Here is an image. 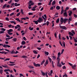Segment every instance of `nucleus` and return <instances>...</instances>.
<instances>
[{
    "label": "nucleus",
    "instance_id": "f257e3e1",
    "mask_svg": "<svg viewBox=\"0 0 77 77\" xmlns=\"http://www.w3.org/2000/svg\"><path fill=\"white\" fill-rule=\"evenodd\" d=\"M68 19L65 18L63 19V17H61L60 20V21L61 22V24H62L63 23H66V22H67V21H68Z\"/></svg>",
    "mask_w": 77,
    "mask_h": 77
},
{
    "label": "nucleus",
    "instance_id": "f03ea898",
    "mask_svg": "<svg viewBox=\"0 0 77 77\" xmlns=\"http://www.w3.org/2000/svg\"><path fill=\"white\" fill-rule=\"evenodd\" d=\"M44 20L42 18H41V17H39L38 20H37V21H38V23H41V22H42Z\"/></svg>",
    "mask_w": 77,
    "mask_h": 77
},
{
    "label": "nucleus",
    "instance_id": "7ed1b4c3",
    "mask_svg": "<svg viewBox=\"0 0 77 77\" xmlns=\"http://www.w3.org/2000/svg\"><path fill=\"white\" fill-rule=\"evenodd\" d=\"M60 29H63V30H67V28L65 26H60Z\"/></svg>",
    "mask_w": 77,
    "mask_h": 77
},
{
    "label": "nucleus",
    "instance_id": "20e7f679",
    "mask_svg": "<svg viewBox=\"0 0 77 77\" xmlns=\"http://www.w3.org/2000/svg\"><path fill=\"white\" fill-rule=\"evenodd\" d=\"M3 47H5V48H9V47H11V46L8 45H4L3 46Z\"/></svg>",
    "mask_w": 77,
    "mask_h": 77
},
{
    "label": "nucleus",
    "instance_id": "39448f33",
    "mask_svg": "<svg viewBox=\"0 0 77 77\" xmlns=\"http://www.w3.org/2000/svg\"><path fill=\"white\" fill-rule=\"evenodd\" d=\"M37 8V6L35 5V6H34L32 8V11H35L36 10V9H35V8Z\"/></svg>",
    "mask_w": 77,
    "mask_h": 77
},
{
    "label": "nucleus",
    "instance_id": "423d86ee",
    "mask_svg": "<svg viewBox=\"0 0 77 77\" xmlns=\"http://www.w3.org/2000/svg\"><path fill=\"white\" fill-rule=\"evenodd\" d=\"M61 55L60 53L59 52L58 53V56L57 58V59H59V58H60V56Z\"/></svg>",
    "mask_w": 77,
    "mask_h": 77
},
{
    "label": "nucleus",
    "instance_id": "0eeeda50",
    "mask_svg": "<svg viewBox=\"0 0 77 77\" xmlns=\"http://www.w3.org/2000/svg\"><path fill=\"white\" fill-rule=\"evenodd\" d=\"M13 32V29H10L8 31V33H11Z\"/></svg>",
    "mask_w": 77,
    "mask_h": 77
},
{
    "label": "nucleus",
    "instance_id": "6e6552de",
    "mask_svg": "<svg viewBox=\"0 0 77 77\" xmlns=\"http://www.w3.org/2000/svg\"><path fill=\"white\" fill-rule=\"evenodd\" d=\"M75 67H76V65H75L73 66H72V68L73 69H75Z\"/></svg>",
    "mask_w": 77,
    "mask_h": 77
},
{
    "label": "nucleus",
    "instance_id": "1a4fd4ad",
    "mask_svg": "<svg viewBox=\"0 0 77 77\" xmlns=\"http://www.w3.org/2000/svg\"><path fill=\"white\" fill-rule=\"evenodd\" d=\"M72 14V11H69V15L70 17H71V14Z\"/></svg>",
    "mask_w": 77,
    "mask_h": 77
},
{
    "label": "nucleus",
    "instance_id": "9d476101",
    "mask_svg": "<svg viewBox=\"0 0 77 77\" xmlns=\"http://www.w3.org/2000/svg\"><path fill=\"white\" fill-rule=\"evenodd\" d=\"M56 9L57 10H59L60 9V7L59 6H57L56 7Z\"/></svg>",
    "mask_w": 77,
    "mask_h": 77
},
{
    "label": "nucleus",
    "instance_id": "9b49d317",
    "mask_svg": "<svg viewBox=\"0 0 77 77\" xmlns=\"http://www.w3.org/2000/svg\"><path fill=\"white\" fill-rule=\"evenodd\" d=\"M63 15L65 16V17H68V15L67 14V13L65 12L63 13Z\"/></svg>",
    "mask_w": 77,
    "mask_h": 77
},
{
    "label": "nucleus",
    "instance_id": "f8f14e48",
    "mask_svg": "<svg viewBox=\"0 0 77 77\" xmlns=\"http://www.w3.org/2000/svg\"><path fill=\"white\" fill-rule=\"evenodd\" d=\"M69 35H70V36H74V34L71 33V32H69Z\"/></svg>",
    "mask_w": 77,
    "mask_h": 77
},
{
    "label": "nucleus",
    "instance_id": "ddd939ff",
    "mask_svg": "<svg viewBox=\"0 0 77 77\" xmlns=\"http://www.w3.org/2000/svg\"><path fill=\"white\" fill-rule=\"evenodd\" d=\"M56 4V1H54L52 3V6H54V5Z\"/></svg>",
    "mask_w": 77,
    "mask_h": 77
},
{
    "label": "nucleus",
    "instance_id": "4468645a",
    "mask_svg": "<svg viewBox=\"0 0 77 77\" xmlns=\"http://www.w3.org/2000/svg\"><path fill=\"white\" fill-rule=\"evenodd\" d=\"M57 66L58 67H62V64L61 63L57 64Z\"/></svg>",
    "mask_w": 77,
    "mask_h": 77
},
{
    "label": "nucleus",
    "instance_id": "2eb2a0df",
    "mask_svg": "<svg viewBox=\"0 0 77 77\" xmlns=\"http://www.w3.org/2000/svg\"><path fill=\"white\" fill-rule=\"evenodd\" d=\"M2 67L5 68H9L7 65H6L5 66L2 65Z\"/></svg>",
    "mask_w": 77,
    "mask_h": 77
},
{
    "label": "nucleus",
    "instance_id": "dca6fc26",
    "mask_svg": "<svg viewBox=\"0 0 77 77\" xmlns=\"http://www.w3.org/2000/svg\"><path fill=\"white\" fill-rule=\"evenodd\" d=\"M59 21H60L59 18L57 19L56 21V23H59Z\"/></svg>",
    "mask_w": 77,
    "mask_h": 77
},
{
    "label": "nucleus",
    "instance_id": "f3484780",
    "mask_svg": "<svg viewBox=\"0 0 77 77\" xmlns=\"http://www.w3.org/2000/svg\"><path fill=\"white\" fill-rule=\"evenodd\" d=\"M22 45H25L26 44V42L25 41H22L21 42Z\"/></svg>",
    "mask_w": 77,
    "mask_h": 77
},
{
    "label": "nucleus",
    "instance_id": "a211bd4d",
    "mask_svg": "<svg viewBox=\"0 0 77 77\" xmlns=\"http://www.w3.org/2000/svg\"><path fill=\"white\" fill-rule=\"evenodd\" d=\"M33 22L34 23H35V24H38V21H33Z\"/></svg>",
    "mask_w": 77,
    "mask_h": 77
},
{
    "label": "nucleus",
    "instance_id": "6ab92c4d",
    "mask_svg": "<svg viewBox=\"0 0 77 77\" xmlns=\"http://www.w3.org/2000/svg\"><path fill=\"white\" fill-rule=\"evenodd\" d=\"M3 69H0V73L1 74H2V73H3Z\"/></svg>",
    "mask_w": 77,
    "mask_h": 77
},
{
    "label": "nucleus",
    "instance_id": "aec40b11",
    "mask_svg": "<svg viewBox=\"0 0 77 77\" xmlns=\"http://www.w3.org/2000/svg\"><path fill=\"white\" fill-rule=\"evenodd\" d=\"M7 5V4H5L2 7V8L5 9V8H6V7Z\"/></svg>",
    "mask_w": 77,
    "mask_h": 77
},
{
    "label": "nucleus",
    "instance_id": "412c9836",
    "mask_svg": "<svg viewBox=\"0 0 77 77\" xmlns=\"http://www.w3.org/2000/svg\"><path fill=\"white\" fill-rule=\"evenodd\" d=\"M45 62V60H44L42 61L41 63V65H43L44 63Z\"/></svg>",
    "mask_w": 77,
    "mask_h": 77
},
{
    "label": "nucleus",
    "instance_id": "4be33fe9",
    "mask_svg": "<svg viewBox=\"0 0 77 77\" xmlns=\"http://www.w3.org/2000/svg\"><path fill=\"white\" fill-rule=\"evenodd\" d=\"M29 29H30L31 31H32V30H33V28L32 27L31 28V26H30L29 27Z\"/></svg>",
    "mask_w": 77,
    "mask_h": 77
},
{
    "label": "nucleus",
    "instance_id": "5701e85b",
    "mask_svg": "<svg viewBox=\"0 0 77 77\" xmlns=\"http://www.w3.org/2000/svg\"><path fill=\"white\" fill-rule=\"evenodd\" d=\"M45 54H46L47 56H48V55L49 54V53H48V52L45 51Z\"/></svg>",
    "mask_w": 77,
    "mask_h": 77
},
{
    "label": "nucleus",
    "instance_id": "b1692460",
    "mask_svg": "<svg viewBox=\"0 0 77 77\" xmlns=\"http://www.w3.org/2000/svg\"><path fill=\"white\" fill-rule=\"evenodd\" d=\"M57 61H57V63H58L57 64H59L60 63L59 62H60V58H59L58 59H57Z\"/></svg>",
    "mask_w": 77,
    "mask_h": 77
},
{
    "label": "nucleus",
    "instance_id": "393cba45",
    "mask_svg": "<svg viewBox=\"0 0 77 77\" xmlns=\"http://www.w3.org/2000/svg\"><path fill=\"white\" fill-rule=\"evenodd\" d=\"M68 21H72V17H69V18Z\"/></svg>",
    "mask_w": 77,
    "mask_h": 77
},
{
    "label": "nucleus",
    "instance_id": "a878e982",
    "mask_svg": "<svg viewBox=\"0 0 77 77\" xmlns=\"http://www.w3.org/2000/svg\"><path fill=\"white\" fill-rule=\"evenodd\" d=\"M22 58H24L25 59H26V58H27V57L26 56H23L22 57H21Z\"/></svg>",
    "mask_w": 77,
    "mask_h": 77
},
{
    "label": "nucleus",
    "instance_id": "bb28decb",
    "mask_svg": "<svg viewBox=\"0 0 77 77\" xmlns=\"http://www.w3.org/2000/svg\"><path fill=\"white\" fill-rule=\"evenodd\" d=\"M62 44H63L64 47H65V42H64V41L63 42Z\"/></svg>",
    "mask_w": 77,
    "mask_h": 77
},
{
    "label": "nucleus",
    "instance_id": "cd10ccee",
    "mask_svg": "<svg viewBox=\"0 0 77 77\" xmlns=\"http://www.w3.org/2000/svg\"><path fill=\"white\" fill-rule=\"evenodd\" d=\"M48 59L50 61V63H51V62L52 61V60H51V58H50V57H48Z\"/></svg>",
    "mask_w": 77,
    "mask_h": 77
},
{
    "label": "nucleus",
    "instance_id": "c85d7f7f",
    "mask_svg": "<svg viewBox=\"0 0 77 77\" xmlns=\"http://www.w3.org/2000/svg\"><path fill=\"white\" fill-rule=\"evenodd\" d=\"M10 71V70L9 69H7L4 70L5 72H7L8 71Z\"/></svg>",
    "mask_w": 77,
    "mask_h": 77
},
{
    "label": "nucleus",
    "instance_id": "c756f323",
    "mask_svg": "<svg viewBox=\"0 0 77 77\" xmlns=\"http://www.w3.org/2000/svg\"><path fill=\"white\" fill-rule=\"evenodd\" d=\"M17 38H13V41H14V42H16L17 41Z\"/></svg>",
    "mask_w": 77,
    "mask_h": 77
},
{
    "label": "nucleus",
    "instance_id": "7c9ffc66",
    "mask_svg": "<svg viewBox=\"0 0 77 77\" xmlns=\"http://www.w3.org/2000/svg\"><path fill=\"white\" fill-rule=\"evenodd\" d=\"M8 65H9V66H14L15 65V64H8Z\"/></svg>",
    "mask_w": 77,
    "mask_h": 77
},
{
    "label": "nucleus",
    "instance_id": "2f4dec72",
    "mask_svg": "<svg viewBox=\"0 0 77 77\" xmlns=\"http://www.w3.org/2000/svg\"><path fill=\"white\" fill-rule=\"evenodd\" d=\"M41 73H42V74L43 75H45V73H44V72L42 71Z\"/></svg>",
    "mask_w": 77,
    "mask_h": 77
},
{
    "label": "nucleus",
    "instance_id": "473e14b6",
    "mask_svg": "<svg viewBox=\"0 0 77 77\" xmlns=\"http://www.w3.org/2000/svg\"><path fill=\"white\" fill-rule=\"evenodd\" d=\"M1 30H2V31H3L4 32V31H6V29H5V28H1Z\"/></svg>",
    "mask_w": 77,
    "mask_h": 77
},
{
    "label": "nucleus",
    "instance_id": "72a5a7b5",
    "mask_svg": "<svg viewBox=\"0 0 77 77\" xmlns=\"http://www.w3.org/2000/svg\"><path fill=\"white\" fill-rule=\"evenodd\" d=\"M64 12V10H61V14H63V13Z\"/></svg>",
    "mask_w": 77,
    "mask_h": 77
},
{
    "label": "nucleus",
    "instance_id": "f704fd0d",
    "mask_svg": "<svg viewBox=\"0 0 77 77\" xmlns=\"http://www.w3.org/2000/svg\"><path fill=\"white\" fill-rule=\"evenodd\" d=\"M10 60V58H7L5 59L4 60V61H6L7 60Z\"/></svg>",
    "mask_w": 77,
    "mask_h": 77
},
{
    "label": "nucleus",
    "instance_id": "c9c22d12",
    "mask_svg": "<svg viewBox=\"0 0 77 77\" xmlns=\"http://www.w3.org/2000/svg\"><path fill=\"white\" fill-rule=\"evenodd\" d=\"M29 67L30 68V69H32L33 68H34V67L32 66H29Z\"/></svg>",
    "mask_w": 77,
    "mask_h": 77
},
{
    "label": "nucleus",
    "instance_id": "e433bc0d",
    "mask_svg": "<svg viewBox=\"0 0 77 77\" xmlns=\"http://www.w3.org/2000/svg\"><path fill=\"white\" fill-rule=\"evenodd\" d=\"M51 2H52V1H50L49 2V6H50L51 5Z\"/></svg>",
    "mask_w": 77,
    "mask_h": 77
},
{
    "label": "nucleus",
    "instance_id": "4c0bfd02",
    "mask_svg": "<svg viewBox=\"0 0 77 77\" xmlns=\"http://www.w3.org/2000/svg\"><path fill=\"white\" fill-rule=\"evenodd\" d=\"M16 20H17V21H19V22H20V19L19 18H17L16 19Z\"/></svg>",
    "mask_w": 77,
    "mask_h": 77
},
{
    "label": "nucleus",
    "instance_id": "58836bf2",
    "mask_svg": "<svg viewBox=\"0 0 77 77\" xmlns=\"http://www.w3.org/2000/svg\"><path fill=\"white\" fill-rule=\"evenodd\" d=\"M33 52L34 54H38V53L36 51H33Z\"/></svg>",
    "mask_w": 77,
    "mask_h": 77
},
{
    "label": "nucleus",
    "instance_id": "ea45409f",
    "mask_svg": "<svg viewBox=\"0 0 77 77\" xmlns=\"http://www.w3.org/2000/svg\"><path fill=\"white\" fill-rule=\"evenodd\" d=\"M61 34H60L59 35V39H60V40H61V38L60 37H61Z\"/></svg>",
    "mask_w": 77,
    "mask_h": 77
},
{
    "label": "nucleus",
    "instance_id": "a19ab883",
    "mask_svg": "<svg viewBox=\"0 0 77 77\" xmlns=\"http://www.w3.org/2000/svg\"><path fill=\"white\" fill-rule=\"evenodd\" d=\"M9 39H11V38H6L5 39V40L6 41H8Z\"/></svg>",
    "mask_w": 77,
    "mask_h": 77
},
{
    "label": "nucleus",
    "instance_id": "79ce46f5",
    "mask_svg": "<svg viewBox=\"0 0 77 77\" xmlns=\"http://www.w3.org/2000/svg\"><path fill=\"white\" fill-rule=\"evenodd\" d=\"M15 54V51L13 50L11 51V54Z\"/></svg>",
    "mask_w": 77,
    "mask_h": 77
},
{
    "label": "nucleus",
    "instance_id": "37998d69",
    "mask_svg": "<svg viewBox=\"0 0 77 77\" xmlns=\"http://www.w3.org/2000/svg\"><path fill=\"white\" fill-rule=\"evenodd\" d=\"M52 57L54 60H55L56 59V57L54 56H52Z\"/></svg>",
    "mask_w": 77,
    "mask_h": 77
},
{
    "label": "nucleus",
    "instance_id": "c03bdc74",
    "mask_svg": "<svg viewBox=\"0 0 77 77\" xmlns=\"http://www.w3.org/2000/svg\"><path fill=\"white\" fill-rule=\"evenodd\" d=\"M34 66H35L36 67H37V64H36L35 63H33Z\"/></svg>",
    "mask_w": 77,
    "mask_h": 77
},
{
    "label": "nucleus",
    "instance_id": "a18cd8bd",
    "mask_svg": "<svg viewBox=\"0 0 77 77\" xmlns=\"http://www.w3.org/2000/svg\"><path fill=\"white\" fill-rule=\"evenodd\" d=\"M20 13H21V12H20L17 13V14L16 16H17V17H18V16H19V15H20Z\"/></svg>",
    "mask_w": 77,
    "mask_h": 77
},
{
    "label": "nucleus",
    "instance_id": "49530a36",
    "mask_svg": "<svg viewBox=\"0 0 77 77\" xmlns=\"http://www.w3.org/2000/svg\"><path fill=\"white\" fill-rule=\"evenodd\" d=\"M8 26L9 28H12V25H9Z\"/></svg>",
    "mask_w": 77,
    "mask_h": 77
},
{
    "label": "nucleus",
    "instance_id": "de8ad7c7",
    "mask_svg": "<svg viewBox=\"0 0 77 77\" xmlns=\"http://www.w3.org/2000/svg\"><path fill=\"white\" fill-rule=\"evenodd\" d=\"M13 15H14V13H11L10 14V17H11V16H12Z\"/></svg>",
    "mask_w": 77,
    "mask_h": 77
},
{
    "label": "nucleus",
    "instance_id": "09e8293b",
    "mask_svg": "<svg viewBox=\"0 0 77 77\" xmlns=\"http://www.w3.org/2000/svg\"><path fill=\"white\" fill-rule=\"evenodd\" d=\"M66 66H64L62 67V69H66Z\"/></svg>",
    "mask_w": 77,
    "mask_h": 77
},
{
    "label": "nucleus",
    "instance_id": "8fccbe9b",
    "mask_svg": "<svg viewBox=\"0 0 77 77\" xmlns=\"http://www.w3.org/2000/svg\"><path fill=\"white\" fill-rule=\"evenodd\" d=\"M5 33V32L4 31H0V34H2V33Z\"/></svg>",
    "mask_w": 77,
    "mask_h": 77
},
{
    "label": "nucleus",
    "instance_id": "3c124183",
    "mask_svg": "<svg viewBox=\"0 0 77 77\" xmlns=\"http://www.w3.org/2000/svg\"><path fill=\"white\" fill-rule=\"evenodd\" d=\"M50 23V22H49L47 21L46 22V23H47V26H48V25H49V23Z\"/></svg>",
    "mask_w": 77,
    "mask_h": 77
},
{
    "label": "nucleus",
    "instance_id": "603ef678",
    "mask_svg": "<svg viewBox=\"0 0 77 77\" xmlns=\"http://www.w3.org/2000/svg\"><path fill=\"white\" fill-rule=\"evenodd\" d=\"M5 20H7V21H9V18H8V17H7L5 18Z\"/></svg>",
    "mask_w": 77,
    "mask_h": 77
},
{
    "label": "nucleus",
    "instance_id": "864d4df0",
    "mask_svg": "<svg viewBox=\"0 0 77 77\" xmlns=\"http://www.w3.org/2000/svg\"><path fill=\"white\" fill-rule=\"evenodd\" d=\"M23 39L24 40V41H27V39H26L25 37H23Z\"/></svg>",
    "mask_w": 77,
    "mask_h": 77
},
{
    "label": "nucleus",
    "instance_id": "5fc2aeb1",
    "mask_svg": "<svg viewBox=\"0 0 77 77\" xmlns=\"http://www.w3.org/2000/svg\"><path fill=\"white\" fill-rule=\"evenodd\" d=\"M33 14V13H28L29 15H32Z\"/></svg>",
    "mask_w": 77,
    "mask_h": 77
},
{
    "label": "nucleus",
    "instance_id": "6e6d98bb",
    "mask_svg": "<svg viewBox=\"0 0 77 77\" xmlns=\"http://www.w3.org/2000/svg\"><path fill=\"white\" fill-rule=\"evenodd\" d=\"M73 15H74V17L75 18H77V15L74 14Z\"/></svg>",
    "mask_w": 77,
    "mask_h": 77
},
{
    "label": "nucleus",
    "instance_id": "4d7b16f0",
    "mask_svg": "<svg viewBox=\"0 0 77 77\" xmlns=\"http://www.w3.org/2000/svg\"><path fill=\"white\" fill-rule=\"evenodd\" d=\"M17 27H18L19 28H21L20 25H17Z\"/></svg>",
    "mask_w": 77,
    "mask_h": 77
},
{
    "label": "nucleus",
    "instance_id": "13d9d810",
    "mask_svg": "<svg viewBox=\"0 0 77 77\" xmlns=\"http://www.w3.org/2000/svg\"><path fill=\"white\" fill-rule=\"evenodd\" d=\"M8 33V34H9V35H12V34H13V33H11V32H9V33Z\"/></svg>",
    "mask_w": 77,
    "mask_h": 77
},
{
    "label": "nucleus",
    "instance_id": "bf43d9fd",
    "mask_svg": "<svg viewBox=\"0 0 77 77\" xmlns=\"http://www.w3.org/2000/svg\"><path fill=\"white\" fill-rule=\"evenodd\" d=\"M72 33H73V34H75V32H74V30H72Z\"/></svg>",
    "mask_w": 77,
    "mask_h": 77
},
{
    "label": "nucleus",
    "instance_id": "052dcab7",
    "mask_svg": "<svg viewBox=\"0 0 77 77\" xmlns=\"http://www.w3.org/2000/svg\"><path fill=\"white\" fill-rule=\"evenodd\" d=\"M48 60H46L45 63H46V64H48Z\"/></svg>",
    "mask_w": 77,
    "mask_h": 77
},
{
    "label": "nucleus",
    "instance_id": "680f3d73",
    "mask_svg": "<svg viewBox=\"0 0 77 77\" xmlns=\"http://www.w3.org/2000/svg\"><path fill=\"white\" fill-rule=\"evenodd\" d=\"M69 38H70V39H71L72 40V37L71 36L69 35Z\"/></svg>",
    "mask_w": 77,
    "mask_h": 77
},
{
    "label": "nucleus",
    "instance_id": "e2e57ef3",
    "mask_svg": "<svg viewBox=\"0 0 77 77\" xmlns=\"http://www.w3.org/2000/svg\"><path fill=\"white\" fill-rule=\"evenodd\" d=\"M14 1L15 2H16V3H17V2H19V1H20V0H14Z\"/></svg>",
    "mask_w": 77,
    "mask_h": 77
},
{
    "label": "nucleus",
    "instance_id": "0e129e2a",
    "mask_svg": "<svg viewBox=\"0 0 77 77\" xmlns=\"http://www.w3.org/2000/svg\"><path fill=\"white\" fill-rule=\"evenodd\" d=\"M42 3H38V6H39L40 5H42Z\"/></svg>",
    "mask_w": 77,
    "mask_h": 77
},
{
    "label": "nucleus",
    "instance_id": "69168bd1",
    "mask_svg": "<svg viewBox=\"0 0 77 77\" xmlns=\"http://www.w3.org/2000/svg\"><path fill=\"white\" fill-rule=\"evenodd\" d=\"M6 6L7 8H10V5H8Z\"/></svg>",
    "mask_w": 77,
    "mask_h": 77
},
{
    "label": "nucleus",
    "instance_id": "338daca9",
    "mask_svg": "<svg viewBox=\"0 0 77 77\" xmlns=\"http://www.w3.org/2000/svg\"><path fill=\"white\" fill-rule=\"evenodd\" d=\"M53 6H51L50 8L51 10H53Z\"/></svg>",
    "mask_w": 77,
    "mask_h": 77
},
{
    "label": "nucleus",
    "instance_id": "774afa93",
    "mask_svg": "<svg viewBox=\"0 0 77 77\" xmlns=\"http://www.w3.org/2000/svg\"><path fill=\"white\" fill-rule=\"evenodd\" d=\"M66 10H68L69 9V7H67L66 8Z\"/></svg>",
    "mask_w": 77,
    "mask_h": 77
}]
</instances>
